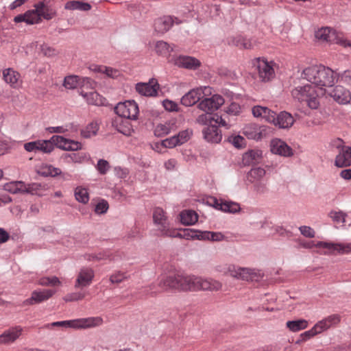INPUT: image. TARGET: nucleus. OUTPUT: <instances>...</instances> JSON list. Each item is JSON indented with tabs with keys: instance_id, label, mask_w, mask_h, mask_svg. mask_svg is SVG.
I'll list each match as a JSON object with an SVG mask.
<instances>
[{
	"instance_id": "obj_64",
	"label": "nucleus",
	"mask_w": 351,
	"mask_h": 351,
	"mask_svg": "<svg viewBox=\"0 0 351 351\" xmlns=\"http://www.w3.org/2000/svg\"><path fill=\"white\" fill-rule=\"evenodd\" d=\"M299 230L300 234L306 238L313 239L315 237V231L310 226H301Z\"/></svg>"
},
{
	"instance_id": "obj_50",
	"label": "nucleus",
	"mask_w": 351,
	"mask_h": 351,
	"mask_svg": "<svg viewBox=\"0 0 351 351\" xmlns=\"http://www.w3.org/2000/svg\"><path fill=\"white\" fill-rule=\"evenodd\" d=\"M66 158H70V160L75 163H82L88 161L90 156L87 153H73L71 154H66Z\"/></svg>"
},
{
	"instance_id": "obj_40",
	"label": "nucleus",
	"mask_w": 351,
	"mask_h": 351,
	"mask_svg": "<svg viewBox=\"0 0 351 351\" xmlns=\"http://www.w3.org/2000/svg\"><path fill=\"white\" fill-rule=\"evenodd\" d=\"M155 52L161 56H167L173 50V47L163 40H158L154 43Z\"/></svg>"
},
{
	"instance_id": "obj_22",
	"label": "nucleus",
	"mask_w": 351,
	"mask_h": 351,
	"mask_svg": "<svg viewBox=\"0 0 351 351\" xmlns=\"http://www.w3.org/2000/svg\"><path fill=\"white\" fill-rule=\"evenodd\" d=\"M340 322L341 317L339 315L332 314L318 321L315 325L319 332L322 333L331 328L336 327Z\"/></svg>"
},
{
	"instance_id": "obj_31",
	"label": "nucleus",
	"mask_w": 351,
	"mask_h": 351,
	"mask_svg": "<svg viewBox=\"0 0 351 351\" xmlns=\"http://www.w3.org/2000/svg\"><path fill=\"white\" fill-rule=\"evenodd\" d=\"M113 125L119 132L125 136H131L134 132L130 119H123V117H119L114 121Z\"/></svg>"
},
{
	"instance_id": "obj_33",
	"label": "nucleus",
	"mask_w": 351,
	"mask_h": 351,
	"mask_svg": "<svg viewBox=\"0 0 351 351\" xmlns=\"http://www.w3.org/2000/svg\"><path fill=\"white\" fill-rule=\"evenodd\" d=\"M173 24V18L169 16H165L155 21L154 28L158 33L164 34L171 28Z\"/></svg>"
},
{
	"instance_id": "obj_6",
	"label": "nucleus",
	"mask_w": 351,
	"mask_h": 351,
	"mask_svg": "<svg viewBox=\"0 0 351 351\" xmlns=\"http://www.w3.org/2000/svg\"><path fill=\"white\" fill-rule=\"evenodd\" d=\"M114 111L119 117L130 120H136L139 113L138 106L134 100L118 103Z\"/></svg>"
},
{
	"instance_id": "obj_48",
	"label": "nucleus",
	"mask_w": 351,
	"mask_h": 351,
	"mask_svg": "<svg viewBox=\"0 0 351 351\" xmlns=\"http://www.w3.org/2000/svg\"><path fill=\"white\" fill-rule=\"evenodd\" d=\"M38 284L41 286L56 287L61 285V282L56 276H47L40 278Z\"/></svg>"
},
{
	"instance_id": "obj_13",
	"label": "nucleus",
	"mask_w": 351,
	"mask_h": 351,
	"mask_svg": "<svg viewBox=\"0 0 351 351\" xmlns=\"http://www.w3.org/2000/svg\"><path fill=\"white\" fill-rule=\"evenodd\" d=\"M170 62L175 66L189 70H195L201 65L200 61L197 58L184 55L173 56Z\"/></svg>"
},
{
	"instance_id": "obj_34",
	"label": "nucleus",
	"mask_w": 351,
	"mask_h": 351,
	"mask_svg": "<svg viewBox=\"0 0 351 351\" xmlns=\"http://www.w3.org/2000/svg\"><path fill=\"white\" fill-rule=\"evenodd\" d=\"M34 8L38 14L40 21L41 17L46 20H50L55 16V12L43 1L36 3Z\"/></svg>"
},
{
	"instance_id": "obj_14",
	"label": "nucleus",
	"mask_w": 351,
	"mask_h": 351,
	"mask_svg": "<svg viewBox=\"0 0 351 351\" xmlns=\"http://www.w3.org/2000/svg\"><path fill=\"white\" fill-rule=\"evenodd\" d=\"M24 149L28 152L49 154L54 149V147L51 143V139L37 140L25 143Z\"/></svg>"
},
{
	"instance_id": "obj_17",
	"label": "nucleus",
	"mask_w": 351,
	"mask_h": 351,
	"mask_svg": "<svg viewBox=\"0 0 351 351\" xmlns=\"http://www.w3.org/2000/svg\"><path fill=\"white\" fill-rule=\"evenodd\" d=\"M95 272L90 267H82L77 274L75 283V288H82L89 286L94 278Z\"/></svg>"
},
{
	"instance_id": "obj_36",
	"label": "nucleus",
	"mask_w": 351,
	"mask_h": 351,
	"mask_svg": "<svg viewBox=\"0 0 351 351\" xmlns=\"http://www.w3.org/2000/svg\"><path fill=\"white\" fill-rule=\"evenodd\" d=\"M266 171L262 167L252 168L247 174V180L250 183L266 180Z\"/></svg>"
},
{
	"instance_id": "obj_39",
	"label": "nucleus",
	"mask_w": 351,
	"mask_h": 351,
	"mask_svg": "<svg viewBox=\"0 0 351 351\" xmlns=\"http://www.w3.org/2000/svg\"><path fill=\"white\" fill-rule=\"evenodd\" d=\"M180 215L181 223L185 226H192L198 220L197 214L191 210H183Z\"/></svg>"
},
{
	"instance_id": "obj_1",
	"label": "nucleus",
	"mask_w": 351,
	"mask_h": 351,
	"mask_svg": "<svg viewBox=\"0 0 351 351\" xmlns=\"http://www.w3.org/2000/svg\"><path fill=\"white\" fill-rule=\"evenodd\" d=\"M300 77L316 87L320 93L324 94L326 93V88L333 86L337 82V74L323 64L311 65L304 68Z\"/></svg>"
},
{
	"instance_id": "obj_26",
	"label": "nucleus",
	"mask_w": 351,
	"mask_h": 351,
	"mask_svg": "<svg viewBox=\"0 0 351 351\" xmlns=\"http://www.w3.org/2000/svg\"><path fill=\"white\" fill-rule=\"evenodd\" d=\"M4 81L14 88H18L21 85V75L12 68H8L3 71Z\"/></svg>"
},
{
	"instance_id": "obj_49",
	"label": "nucleus",
	"mask_w": 351,
	"mask_h": 351,
	"mask_svg": "<svg viewBox=\"0 0 351 351\" xmlns=\"http://www.w3.org/2000/svg\"><path fill=\"white\" fill-rule=\"evenodd\" d=\"M245 276V277L244 280L258 281L260 278H262V273L258 269L246 267Z\"/></svg>"
},
{
	"instance_id": "obj_58",
	"label": "nucleus",
	"mask_w": 351,
	"mask_h": 351,
	"mask_svg": "<svg viewBox=\"0 0 351 351\" xmlns=\"http://www.w3.org/2000/svg\"><path fill=\"white\" fill-rule=\"evenodd\" d=\"M213 121L217 127H223L226 129H229L230 128V124L225 121V119L219 114H212L211 115V122Z\"/></svg>"
},
{
	"instance_id": "obj_43",
	"label": "nucleus",
	"mask_w": 351,
	"mask_h": 351,
	"mask_svg": "<svg viewBox=\"0 0 351 351\" xmlns=\"http://www.w3.org/2000/svg\"><path fill=\"white\" fill-rule=\"evenodd\" d=\"M99 125L96 122H91L81 130V135L86 138H90L97 134Z\"/></svg>"
},
{
	"instance_id": "obj_42",
	"label": "nucleus",
	"mask_w": 351,
	"mask_h": 351,
	"mask_svg": "<svg viewBox=\"0 0 351 351\" xmlns=\"http://www.w3.org/2000/svg\"><path fill=\"white\" fill-rule=\"evenodd\" d=\"M4 189L12 193H23L25 189V183L21 181L10 182L4 185Z\"/></svg>"
},
{
	"instance_id": "obj_54",
	"label": "nucleus",
	"mask_w": 351,
	"mask_h": 351,
	"mask_svg": "<svg viewBox=\"0 0 351 351\" xmlns=\"http://www.w3.org/2000/svg\"><path fill=\"white\" fill-rule=\"evenodd\" d=\"M351 253V243H336V254H348Z\"/></svg>"
},
{
	"instance_id": "obj_55",
	"label": "nucleus",
	"mask_w": 351,
	"mask_h": 351,
	"mask_svg": "<svg viewBox=\"0 0 351 351\" xmlns=\"http://www.w3.org/2000/svg\"><path fill=\"white\" fill-rule=\"evenodd\" d=\"M42 186L40 184L38 183H32V184H25V189L23 191V193H30L32 195H42L40 193V189Z\"/></svg>"
},
{
	"instance_id": "obj_24",
	"label": "nucleus",
	"mask_w": 351,
	"mask_h": 351,
	"mask_svg": "<svg viewBox=\"0 0 351 351\" xmlns=\"http://www.w3.org/2000/svg\"><path fill=\"white\" fill-rule=\"evenodd\" d=\"M101 317H89L75 319V329H87L100 326L103 324Z\"/></svg>"
},
{
	"instance_id": "obj_46",
	"label": "nucleus",
	"mask_w": 351,
	"mask_h": 351,
	"mask_svg": "<svg viewBox=\"0 0 351 351\" xmlns=\"http://www.w3.org/2000/svg\"><path fill=\"white\" fill-rule=\"evenodd\" d=\"M262 157V152L259 149H252L243 155V160L247 163H254L258 161Z\"/></svg>"
},
{
	"instance_id": "obj_28",
	"label": "nucleus",
	"mask_w": 351,
	"mask_h": 351,
	"mask_svg": "<svg viewBox=\"0 0 351 351\" xmlns=\"http://www.w3.org/2000/svg\"><path fill=\"white\" fill-rule=\"evenodd\" d=\"M15 23L25 22L27 25H34L40 22V17L36 9L29 10L23 14H19L14 18Z\"/></svg>"
},
{
	"instance_id": "obj_32",
	"label": "nucleus",
	"mask_w": 351,
	"mask_h": 351,
	"mask_svg": "<svg viewBox=\"0 0 351 351\" xmlns=\"http://www.w3.org/2000/svg\"><path fill=\"white\" fill-rule=\"evenodd\" d=\"M80 95L89 104L100 106L103 105L105 102V99L101 97L99 93L93 90L90 91H85L82 90Z\"/></svg>"
},
{
	"instance_id": "obj_12",
	"label": "nucleus",
	"mask_w": 351,
	"mask_h": 351,
	"mask_svg": "<svg viewBox=\"0 0 351 351\" xmlns=\"http://www.w3.org/2000/svg\"><path fill=\"white\" fill-rule=\"evenodd\" d=\"M337 147L339 149V154L335 160V165L338 167H344L351 165V147L342 145V141L338 139L336 141Z\"/></svg>"
},
{
	"instance_id": "obj_11",
	"label": "nucleus",
	"mask_w": 351,
	"mask_h": 351,
	"mask_svg": "<svg viewBox=\"0 0 351 351\" xmlns=\"http://www.w3.org/2000/svg\"><path fill=\"white\" fill-rule=\"evenodd\" d=\"M270 151L272 154L289 158L293 156V149L283 140L275 138L271 140L269 143Z\"/></svg>"
},
{
	"instance_id": "obj_62",
	"label": "nucleus",
	"mask_w": 351,
	"mask_h": 351,
	"mask_svg": "<svg viewBox=\"0 0 351 351\" xmlns=\"http://www.w3.org/2000/svg\"><path fill=\"white\" fill-rule=\"evenodd\" d=\"M228 141L235 147L240 148L245 145V139L240 135H232L229 136Z\"/></svg>"
},
{
	"instance_id": "obj_35",
	"label": "nucleus",
	"mask_w": 351,
	"mask_h": 351,
	"mask_svg": "<svg viewBox=\"0 0 351 351\" xmlns=\"http://www.w3.org/2000/svg\"><path fill=\"white\" fill-rule=\"evenodd\" d=\"M90 3L83 0H73L68 1L64 5V9L68 10L89 11L91 9Z\"/></svg>"
},
{
	"instance_id": "obj_27",
	"label": "nucleus",
	"mask_w": 351,
	"mask_h": 351,
	"mask_svg": "<svg viewBox=\"0 0 351 351\" xmlns=\"http://www.w3.org/2000/svg\"><path fill=\"white\" fill-rule=\"evenodd\" d=\"M179 274L162 276L159 278L158 287L163 290L174 289L178 291Z\"/></svg>"
},
{
	"instance_id": "obj_44",
	"label": "nucleus",
	"mask_w": 351,
	"mask_h": 351,
	"mask_svg": "<svg viewBox=\"0 0 351 351\" xmlns=\"http://www.w3.org/2000/svg\"><path fill=\"white\" fill-rule=\"evenodd\" d=\"M172 129V125L169 122H165L156 125L154 128V134L158 137L167 135Z\"/></svg>"
},
{
	"instance_id": "obj_23",
	"label": "nucleus",
	"mask_w": 351,
	"mask_h": 351,
	"mask_svg": "<svg viewBox=\"0 0 351 351\" xmlns=\"http://www.w3.org/2000/svg\"><path fill=\"white\" fill-rule=\"evenodd\" d=\"M213 206L219 210L233 214L239 213L241 210L239 204L232 201L213 199Z\"/></svg>"
},
{
	"instance_id": "obj_45",
	"label": "nucleus",
	"mask_w": 351,
	"mask_h": 351,
	"mask_svg": "<svg viewBox=\"0 0 351 351\" xmlns=\"http://www.w3.org/2000/svg\"><path fill=\"white\" fill-rule=\"evenodd\" d=\"M75 199L82 204H86L89 201V194L86 188L77 186L74 191Z\"/></svg>"
},
{
	"instance_id": "obj_25",
	"label": "nucleus",
	"mask_w": 351,
	"mask_h": 351,
	"mask_svg": "<svg viewBox=\"0 0 351 351\" xmlns=\"http://www.w3.org/2000/svg\"><path fill=\"white\" fill-rule=\"evenodd\" d=\"M204 138L210 143H219L221 141V131L215 125L206 127L202 130Z\"/></svg>"
},
{
	"instance_id": "obj_56",
	"label": "nucleus",
	"mask_w": 351,
	"mask_h": 351,
	"mask_svg": "<svg viewBox=\"0 0 351 351\" xmlns=\"http://www.w3.org/2000/svg\"><path fill=\"white\" fill-rule=\"evenodd\" d=\"M224 112L230 116H237L241 112V106L236 102H232L225 108Z\"/></svg>"
},
{
	"instance_id": "obj_7",
	"label": "nucleus",
	"mask_w": 351,
	"mask_h": 351,
	"mask_svg": "<svg viewBox=\"0 0 351 351\" xmlns=\"http://www.w3.org/2000/svg\"><path fill=\"white\" fill-rule=\"evenodd\" d=\"M315 36L319 40L329 43L339 44L343 47H350L351 41L345 39L343 36L337 34L333 29L330 27H322L315 33Z\"/></svg>"
},
{
	"instance_id": "obj_18",
	"label": "nucleus",
	"mask_w": 351,
	"mask_h": 351,
	"mask_svg": "<svg viewBox=\"0 0 351 351\" xmlns=\"http://www.w3.org/2000/svg\"><path fill=\"white\" fill-rule=\"evenodd\" d=\"M328 95L339 104H348L351 101V93L342 86H335Z\"/></svg>"
},
{
	"instance_id": "obj_37",
	"label": "nucleus",
	"mask_w": 351,
	"mask_h": 351,
	"mask_svg": "<svg viewBox=\"0 0 351 351\" xmlns=\"http://www.w3.org/2000/svg\"><path fill=\"white\" fill-rule=\"evenodd\" d=\"M38 173L43 176L56 177L62 173V171L59 168L48 164H42L38 167Z\"/></svg>"
},
{
	"instance_id": "obj_9",
	"label": "nucleus",
	"mask_w": 351,
	"mask_h": 351,
	"mask_svg": "<svg viewBox=\"0 0 351 351\" xmlns=\"http://www.w3.org/2000/svg\"><path fill=\"white\" fill-rule=\"evenodd\" d=\"M225 103L223 97L218 94L206 97L200 101L197 108L203 112L213 113L219 110Z\"/></svg>"
},
{
	"instance_id": "obj_52",
	"label": "nucleus",
	"mask_w": 351,
	"mask_h": 351,
	"mask_svg": "<svg viewBox=\"0 0 351 351\" xmlns=\"http://www.w3.org/2000/svg\"><path fill=\"white\" fill-rule=\"evenodd\" d=\"M95 85V82L89 77H80V83L78 87H80V90L86 89L87 90H93Z\"/></svg>"
},
{
	"instance_id": "obj_57",
	"label": "nucleus",
	"mask_w": 351,
	"mask_h": 351,
	"mask_svg": "<svg viewBox=\"0 0 351 351\" xmlns=\"http://www.w3.org/2000/svg\"><path fill=\"white\" fill-rule=\"evenodd\" d=\"M84 258L88 261L106 260V259L111 260L110 256L106 252L99 253V254H86L84 255Z\"/></svg>"
},
{
	"instance_id": "obj_2",
	"label": "nucleus",
	"mask_w": 351,
	"mask_h": 351,
	"mask_svg": "<svg viewBox=\"0 0 351 351\" xmlns=\"http://www.w3.org/2000/svg\"><path fill=\"white\" fill-rule=\"evenodd\" d=\"M178 291H218L221 283L211 278L179 274Z\"/></svg>"
},
{
	"instance_id": "obj_53",
	"label": "nucleus",
	"mask_w": 351,
	"mask_h": 351,
	"mask_svg": "<svg viewBox=\"0 0 351 351\" xmlns=\"http://www.w3.org/2000/svg\"><path fill=\"white\" fill-rule=\"evenodd\" d=\"M232 270H230V276L238 279V280H245V272L246 267H241L233 265V267H231Z\"/></svg>"
},
{
	"instance_id": "obj_38",
	"label": "nucleus",
	"mask_w": 351,
	"mask_h": 351,
	"mask_svg": "<svg viewBox=\"0 0 351 351\" xmlns=\"http://www.w3.org/2000/svg\"><path fill=\"white\" fill-rule=\"evenodd\" d=\"M308 326V322L304 319L287 321L286 327L292 332H297L306 329Z\"/></svg>"
},
{
	"instance_id": "obj_19",
	"label": "nucleus",
	"mask_w": 351,
	"mask_h": 351,
	"mask_svg": "<svg viewBox=\"0 0 351 351\" xmlns=\"http://www.w3.org/2000/svg\"><path fill=\"white\" fill-rule=\"evenodd\" d=\"M266 129V127L264 125L249 123L243 128V130L244 135L249 139L258 141L265 135Z\"/></svg>"
},
{
	"instance_id": "obj_3",
	"label": "nucleus",
	"mask_w": 351,
	"mask_h": 351,
	"mask_svg": "<svg viewBox=\"0 0 351 351\" xmlns=\"http://www.w3.org/2000/svg\"><path fill=\"white\" fill-rule=\"evenodd\" d=\"M312 84L298 86L291 90V95L295 100L305 103L311 109H317L319 106V97L324 95Z\"/></svg>"
},
{
	"instance_id": "obj_16",
	"label": "nucleus",
	"mask_w": 351,
	"mask_h": 351,
	"mask_svg": "<svg viewBox=\"0 0 351 351\" xmlns=\"http://www.w3.org/2000/svg\"><path fill=\"white\" fill-rule=\"evenodd\" d=\"M56 291L51 289H37L32 293L29 298L23 302L24 305H33L39 304L51 298Z\"/></svg>"
},
{
	"instance_id": "obj_29",
	"label": "nucleus",
	"mask_w": 351,
	"mask_h": 351,
	"mask_svg": "<svg viewBox=\"0 0 351 351\" xmlns=\"http://www.w3.org/2000/svg\"><path fill=\"white\" fill-rule=\"evenodd\" d=\"M252 112L254 117L263 119L268 123L274 120V112L267 107L261 106H254L252 109Z\"/></svg>"
},
{
	"instance_id": "obj_30",
	"label": "nucleus",
	"mask_w": 351,
	"mask_h": 351,
	"mask_svg": "<svg viewBox=\"0 0 351 351\" xmlns=\"http://www.w3.org/2000/svg\"><path fill=\"white\" fill-rule=\"evenodd\" d=\"M315 252L321 255H335L336 243L331 241H317Z\"/></svg>"
},
{
	"instance_id": "obj_61",
	"label": "nucleus",
	"mask_w": 351,
	"mask_h": 351,
	"mask_svg": "<svg viewBox=\"0 0 351 351\" xmlns=\"http://www.w3.org/2000/svg\"><path fill=\"white\" fill-rule=\"evenodd\" d=\"M339 81L348 86H351V71L347 70L337 74V82Z\"/></svg>"
},
{
	"instance_id": "obj_63",
	"label": "nucleus",
	"mask_w": 351,
	"mask_h": 351,
	"mask_svg": "<svg viewBox=\"0 0 351 351\" xmlns=\"http://www.w3.org/2000/svg\"><path fill=\"white\" fill-rule=\"evenodd\" d=\"M85 293L82 292H75V293H71L66 295L63 300L68 302H74V301H78L82 300L84 298Z\"/></svg>"
},
{
	"instance_id": "obj_41",
	"label": "nucleus",
	"mask_w": 351,
	"mask_h": 351,
	"mask_svg": "<svg viewBox=\"0 0 351 351\" xmlns=\"http://www.w3.org/2000/svg\"><path fill=\"white\" fill-rule=\"evenodd\" d=\"M328 216L337 224H340L344 227L347 226L348 215L341 210H332L329 213Z\"/></svg>"
},
{
	"instance_id": "obj_10",
	"label": "nucleus",
	"mask_w": 351,
	"mask_h": 351,
	"mask_svg": "<svg viewBox=\"0 0 351 351\" xmlns=\"http://www.w3.org/2000/svg\"><path fill=\"white\" fill-rule=\"evenodd\" d=\"M52 145L64 151H77L82 148L80 142L72 139L66 138L62 136L53 135L51 138Z\"/></svg>"
},
{
	"instance_id": "obj_20",
	"label": "nucleus",
	"mask_w": 351,
	"mask_h": 351,
	"mask_svg": "<svg viewBox=\"0 0 351 351\" xmlns=\"http://www.w3.org/2000/svg\"><path fill=\"white\" fill-rule=\"evenodd\" d=\"M274 121H269V123L281 129L290 128L295 122L293 116L285 111L280 112L278 115L274 112Z\"/></svg>"
},
{
	"instance_id": "obj_5",
	"label": "nucleus",
	"mask_w": 351,
	"mask_h": 351,
	"mask_svg": "<svg viewBox=\"0 0 351 351\" xmlns=\"http://www.w3.org/2000/svg\"><path fill=\"white\" fill-rule=\"evenodd\" d=\"M252 66L256 71L259 80L267 82L275 77L274 65L273 61H268L265 58H256L251 61Z\"/></svg>"
},
{
	"instance_id": "obj_15",
	"label": "nucleus",
	"mask_w": 351,
	"mask_h": 351,
	"mask_svg": "<svg viewBox=\"0 0 351 351\" xmlns=\"http://www.w3.org/2000/svg\"><path fill=\"white\" fill-rule=\"evenodd\" d=\"M159 84L154 79L150 80L148 82H139L136 84V91L141 95L145 97H155L158 94Z\"/></svg>"
},
{
	"instance_id": "obj_8",
	"label": "nucleus",
	"mask_w": 351,
	"mask_h": 351,
	"mask_svg": "<svg viewBox=\"0 0 351 351\" xmlns=\"http://www.w3.org/2000/svg\"><path fill=\"white\" fill-rule=\"evenodd\" d=\"M211 94L210 86H201L191 89L181 98V103L185 106H191L195 104L201 97Z\"/></svg>"
},
{
	"instance_id": "obj_47",
	"label": "nucleus",
	"mask_w": 351,
	"mask_h": 351,
	"mask_svg": "<svg viewBox=\"0 0 351 351\" xmlns=\"http://www.w3.org/2000/svg\"><path fill=\"white\" fill-rule=\"evenodd\" d=\"M80 77L78 75H71L64 77L63 86L66 89H74L78 87Z\"/></svg>"
},
{
	"instance_id": "obj_4",
	"label": "nucleus",
	"mask_w": 351,
	"mask_h": 351,
	"mask_svg": "<svg viewBox=\"0 0 351 351\" xmlns=\"http://www.w3.org/2000/svg\"><path fill=\"white\" fill-rule=\"evenodd\" d=\"M153 223L157 234L162 237H176L179 233L173 228L167 213L161 208L156 207L153 210Z\"/></svg>"
},
{
	"instance_id": "obj_21",
	"label": "nucleus",
	"mask_w": 351,
	"mask_h": 351,
	"mask_svg": "<svg viewBox=\"0 0 351 351\" xmlns=\"http://www.w3.org/2000/svg\"><path fill=\"white\" fill-rule=\"evenodd\" d=\"M23 328L20 326L12 327L5 330L0 335V344H10L14 343L22 335Z\"/></svg>"
},
{
	"instance_id": "obj_60",
	"label": "nucleus",
	"mask_w": 351,
	"mask_h": 351,
	"mask_svg": "<svg viewBox=\"0 0 351 351\" xmlns=\"http://www.w3.org/2000/svg\"><path fill=\"white\" fill-rule=\"evenodd\" d=\"M211 115L212 113L208 112H204V113H202L197 117L196 118V123L202 125H206L208 123H211Z\"/></svg>"
},
{
	"instance_id": "obj_51",
	"label": "nucleus",
	"mask_w": 351,
	"mask_h": 351,
	"mask_svg": "<svg viewBox=\"0 0 351 351\" xmlns=\"http://www.w3.org/2000/svg\"><path fill=\"white\" fill-rule=\"evenodd\" d=\"M252 184H253V191L256 194L263 195V194L266 193L269 190L268 186H267V180L256 182Z\"/></svg>"
},
{
	"instance_id": "obj_59",
	"label": "nucleus",
	"mask_w": 351,
	"mask_h": 351,
	"mask_svg": "<svg viewBox=\"0 0 351 351\" xmlns=\"http://www.w3.org/2000/svg\"><path fill=\"white\" fill-rule=\"evenodd\" d=\"M192 134V131L190 130H185L180 132L178 135H175L178 141V144L182 145L188 141Z\"/></svg>"
}]
</instances>
